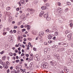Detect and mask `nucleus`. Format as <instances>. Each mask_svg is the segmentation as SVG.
<instances>
[{
    "instance_id": "obj_1",
    "label": "nucleus",
    "mask_w": 73,
    "mask_h": 73,
    "mask_svg": "<svg viewBox=\"0 0 73 73\" xmlns=\"http://www.w3.org/2000/svg\"><path fill=\"white\" fill-rule=\"evenodd\" d=\"M41 67L43 69H47L48 67V64L45 62H43L41 64Z\"/></svg>"
},
{
    "instance_id": "obj_2",
    "label": "nucleus",
    "mask_w": 73,
    "mask_h": 73,
    "mask_svg": "<svg viewBox=\"0 0 73 73\" xmlns=\"http://www.w3.org/2000/svg\"><path fill=\"white\" fill-rule=\"evenodd\" d=\"M39 35L41 37L44 36V33L43 31H40L39 33Z\"/></svg>"
},
{
    "instance_id": "obj_3",
    "label": "nucleus",
    "mask_w": 73,
    "mask_h": 73,
    "mask_svg": "<svg viewBox=\"0 0 73 73\" xmlns=\"http://www.w3.org/2000/svg\"><path fill=\"white\" fill-rule=\"evenodd\" d=\"M13 20V17H10L8 19V21L9 23H11L12 21Z\"/></svg>"
},
{
    "instance_id": "obj_4",
    "label": "nucleus",
    "mask_w": 73,
    "mask_h": 73,
    "mask_svg": "<svg viewBox=\"0 0 73 73\" xmlns=\"http://www.w3.org/2000/svg\"><path fill=\"white\" fill-rule=\"evenodd\" d=\"M8 41L10 42H13V39L12 38L11 36L9 37L8 38Z\"/></svg>"
},
{
    "instance_id": "obj_5",
    "label": "nucleus",
    "mask_w": 73,
    "mask_h": 73,
    "mask_svg": "<svg viewBox=\"0 0 73 73\" xmlns=\"http://www.w3.org/2000/svg\"><path fill=\"white\" fill-rule=\"evenodd\" d=\"M57 13H61V9L60 7H59L57 9Z\"/></svg>"
},
{
    "instance_id": "obj_6",
    "label": "nucleus",
    "mask_w": 73,
    "mask_h": 73,
    "mask_svg": "<svg viewBox=\"0 0 73 73\" xmlns=\"http://www.w3.org/2000/svg\"><path fill=\"white\" fill-rule=\"evenodd\" d=\"M24 0H21V1L19 3V4H20L19 6H21V4H24Z\"/></svg>"
},
{
    "instance_id": "obj_7",
    "label": "nucleus",
    "mask_w": 73,
    "mask_h": 73,
    "mask_svg": "<svg viewBox=\"0 0 73 73\" xmlns=\"http://www.w3.org/2000/svg\"><path fill=\"white\" fill-rule=\"evenodd\" d=\"M72 37V34H70L68 35V40H71V37Z\"/></svg>"
},
{
    "instance_id": "obj_8",
    "label": "nucleus",
    "mask_w": 73,
    "mask_h": 73,
    "mask_svg": "<svg viewBox=\"0 0 73 73\" xmlns=\"http://www.w3.org/2000/svg\"><path fill=\"white\" fill-rule=\"evenodd\" d=\"M44 11H42L41 12H40V13L39 14V16L40 17H42V16H43V15H44Z\"/></svg>"
},
{
    "instance_id": "obj_9",
    "label": "nucleus",
    "mask_w": 73,
    "mask_h": 73,
    "mask_svg": "<svg viewBox=\"0 0 73 73\" xmlns=\"http://www.w3.org/2000/svg\"><path fill=\"white\" fill-rule=\"evenodd\" d=\"M37 31H33L32 32V34L35 36L37 34Z\"/></svg>"
},
{
    "instance_id": "obj_10",
    "label": "nucleus",
    "mask_w": 73,
    "mask_h": 73,
    "mask_svg": "<svg viewBox=\"0 0 73 73\" xmlns=\"http://www.w3.org/2000/svg\"><path fill=\"white\" fill-rule=\"evenodd\" d=\"M46 8H47L45 6H43L41 7V9L43 10H45V9H46Z\"/></svg>"
},
{
    "instance_id": "obj_11",
    "label": "nucleus",
    "mask_w": 73,
    "mask_h": 73,
    "mask_svg": "<svg viewBox=\"0 0 73 73\" xmlns=\"http://www.w3.org/2000/svg\"><path fill=\"white\" fill-rule=\"evenodd\" d=\"M29 68L30 69V70H32V69L33 68V66H32V64H30L29 66Z\"/></svg>"
},
{
    "instance_id": "obj_12",
    "label": "nucleus",
    "mask_w": 73,
    "mask_h": 73,
    "mask_svg": "<svg viewBox=\"0 0 73 73\" xmlns=\"http://www.w3.org/2000/svg\"><path fill=\"white\" fill-rule=\"evenodd\" d=\"M21 38L20 36H19L18 38V41H20V42H21L22 40H21Z\"/></svg>"
},
{
    "instance_id": "obj_13",
    "label": "nucleus",
    "mask_w": 73,
    "mask_h": 73,
    "mask_svg": "<svg viewBox=\"0 0 73 73\" xmlns=\"http://www.w3.org/2000/svg\"><path fill=\"white\" fill-rule=\"evenodd\" d=\"M1 64H2V65L3 66V67H4L5 66V65H6V64L5 62H2L1 63Z\"/></svg>"
},
{
    "instance_id": "obj_14",
    "label": "nucleus",
    "mask_w": 73,
    "mask_h": 73,
    "mask_svg": "<svg viewBox=\"0 0 73 73\" xmlns=\"http://www.w3.org/2000/svg\"><path fill=\"white\" fill-rule=\"evenodd\" d=\"M7 56H4L2 57V60H5Z\"/></svg>"
},
{
    "instance_id": "obj_15",
    "label": "nucleus",
    "mask_w": 73,
    "mask_h": 73,
    "mask_svg": "<svg viewBox=\"0 0 73 73\" xmlns=\"http://www.w3.org/2000/svg\"><path fill=\"white\" fill-rule=\"evenodd\" d=\"M48 17V14H45L44 15V18H47Z\"/></svg>"
},
{
    "instance_id": "obj_16",
    "label": "nucleus",
    "mask_w": 73,
    "mask_h": 73,
    "mask_svg": "<svg viewBox=\"0 0 73 73\" xmlns=\"http://www.w3.org/2000/svg\"><path fill=\"white\" fill-rule=\"evenodd\" d=\"M52 38V36L51 35H48V39H50Z\"/></svg>"
},
{
    "instance_id": "obj_17",
    "label": "nucleus",
    "mask_w": 73,
    "mask_h": 73,
    "mask_svg": "<svg viewBox=\"0 0 73 73\" xmlns=\"http://www.w3.org/2000/svg\"><path fill=\"white\" fill-rule=\"evenodd\" d=\"M24 27L25 28H26V27H27V28H31V26H30V25H25L24 26Z\"/></svg>"
},
{
    "instance_id": "obj_18",
    "label": "nucleus",
    "mask_w": 73,
    "mask_h": 73,
    "mask_svg": "<svg viewBox=\"0 0 73 73\" xmlns=\"http://www.w3.org/2000/svg\"><path fill=\"white\" fill-rule=\"evenodd\" d=\"M44 53H45V54H46V53H48V51L46 50H47V49L46 48H45L44 49Z\"/></svg>"
},
{
    "instance_id": "obj_19",
    "label": "nucleus",
    "mask_w": 73,
    "mask_h": 73,
    "mask_svg": "<svg viewBox=\"0 0 73 73\" xmlns=\"http://www.w3.org/2000/svg\"><path fill=\"white\" fill-rule=\"evenodd\" d=\"M47 58L48 60H50L51 58V57H50V55H48L47 56Z\"/></svg>"
},
{
    "instance_id": "obj_20",
    "label": "nucleus",
    "mask_w": 73,
    "mask_h": 73,
    "mask_svg": "<svg viewBox=\"0 0 73 73\" xmlns=\"http://www.w3.org/2000/svg\"><path fill=\"white\" fill-rule=\"evenodd\" d=\"M46 20L47 21H49V20H50V18L49 17H48L46 18Z\"/></svg>"
},
{
    "instance_id": "obj_21",
    "label": "nucleus",
    "mask_w": 73,
    "mask_h": 73,
    "mask_svg": "<svg viewBox=\"0 0 73 73\" xmlns=\"http://www.w3.org/2000/svg\"><path fill=\"white\" fill-rule=\"evenodd\" d=\"M3 68L5 69H7L8 68V66L7 65V64H6L5 66L3 67Z\"/></svg>"
},
{
    "instance_id": "obj_22",
    "label": "nucleus",
    "mask_w": 73,
    "mask_h": 73,
    "mask_svg": "<svg viewBox=\"0 0 73 73\" xmlns=\"http://www.w3.org/2000/svg\"><path fill=\"white\" fill-rule=\"evenodd\" d=\"M6 9H7V11H8L9 10H10V9H11V7H7Z\"/></svg>"
},
{
    "instance_id": "obj_23",
    "label": "nucleus",
    "mask_w": 73,
    "mask_h": 73,
    "mask_svg": "<svg viewBox=\"0 0 73 73\" xmlns=\"http://www.w3.org/2000/svg\"><path fill=\"white\" fill-rule=\"evenodd\" d=\"M46 6L47 7H49V6H50V5H49V3H47L46 4Z\"/></svg>"
},
{
    "instance_id": "obj_24",
    "label": "nucleus",
    "mask_w": 73,
    "mask_h": 73,
    "mask_svg": "<svg viewBox=\"0 0 73 73\" xmlns=\"http://www.w3.org/2000/svg\"><path fill=\"white\" fill-rule=\"evenodd\" d=\"M27 11L28 12H31V9L28 8L27 9Z\"/></svg>"
},
{
    "instance_id": "obj_25",
    "label": "nucleus",
    "mask_w": 73,
    "mask_h": 73,
    "mask_svg": "<svg viewBox=\"0 0 73 73\" xmlns=\"http://www.w3.org/2000/svg\"><path fill=\"white\" fill-rule=\"evenodd\" d=\"M28 44L29 45H30L31 48H32L33 47V46H32V45H31V43L30 42Z\"/></svg>"
},
{
    "instance_id": "obj_26",
    "label": "nucleus",
    "mask_w": 73,
    "mask_h": 73,
    "mask_svg": "<svg viewBox=\"0 0 73 73\" xmlns=\"http://www.w3.org/2000/svg\"><path fill=\"white\" fill-rule=\"evenodd\" d=\"M4 53V51H2V52H0V54H3Z\"/></svg>"
},
{
    "instance_id": "obj_27",
    "label": "nucleus",
    "mask_w": 73,
    "mask_h": 73,
    "mask_svg": "<svg viewBox=\"0 0 73 73\" xmlns=\"http://www.w3.org/2000/svg\"><path fill=\"white\" fill-rule=\"evenodd\" d=\"M29 59L30 60V61H31V60L32 61L33 59V57H31Z\"/></svg>"
},
{
    "instance_id": "obj_28",
    "label": "nucleus",
    "mask_w": 73,
    "mask_h": 73,
    "mask_svg": "<svg viewBox=\"0 0 73 73\" xmlns=\"http://www.w3.org/2000/svg\"><path fill=\"white\" fill-rule=\"evenodd\" d=\"M65 33L66 34H67V33H69V30L66 31L65 32Z\"/></svg>"
},
{
    "instance_id": "obj_29",
    "label": "nucleus",
    "mask_w": 73,
    "mask_h": 73,
    "mask_svg": "<svg viewBox=\"0 0 73 73\" xmlns=\"http://www.w3.org/2000/svg\"><path fill=\"white\" fill-rule=\"evenodd\" d=\"M57 4L59 6H60V5H61V3H60V2H58L57 3Z\"/></svg>"
},
{
    "instance_id": "obj_30",
    "label": "nucleus",
    "mask_w": 73,
    "mask_h": 73,
    "mask_svg": "<svg viewBox=\"0 0 73 73\" xmlns=\"http://www.w3.org/2000/svg\"><path fill=\"white\" fill-rule=\"evenodd\" d=\"M55 36H57L58 35V33L57 32H55Z\"/></svg>"
},
{
    "instance_id": "obj_31",
    "label": "nucleus",
    "mask_w": 73,
    "mask_h": 73,
    "mask_svg": "<svg viewBox=\"0 0 73 73\" xmlns=\"http://www.w3.org/2000/svg\"><path fill=\"white\" fill-rule=\"evenodd\" d=\"M6 64L7 65H9V64H10V63H9V62L8 61H7L6 62Z\"/></svg>"
},
{
    "instance_id": "obj_32",
    "label": "nucleus",
    "mask_w": 73,
    "mask_h": 73,
    "mask_svg": "<svg viewBox=\"0 0 73 73\" xmlns=\"http://www.w3.org/2000/svg\"><path fill=\"white\" fill-rule=\"evenodd\" d=\"M26 30L25 29H24L22 30V32H25V31Z\"/></svg>"
},
{
    "instance_id": "obj_33",
    "label": "nucleus",
    "mask_w": 73,
    "mask_h": 73,
    "mask_svg": "<svg viewBox=\"0 0 73 73\" xmlns=\"http://www.w3.org/2000/svg\"><path fill=\"white\" fill-rule=\"evenodd\" d=\"M67 4L68 5H71V3H70V2H67Z\"/></svg>"
},
{
    "instance_id": "obj_34",
    "label": "nucleus",
    "mask_w": 73,
    "mask_h": 73,
    "mask_svg": "<svg viewBox=\"0 0 73 73\" xmlns=\"http://www.w3.org/2000/svg\"><path fill=\"white\" fill-rule=\"evenodd\" d=\"M46 49H47V52H48H48H49V51H50V48H48Z\"/></svg>"
},
{
    "instance_id": "obj_35",
    "label": "nucleus",
    "mask_w": 73,
    "mask_h": 73,
    "mask_svg": "<svg viewBox=\"0 0 73 73\" xmlns=\"http://www.w3.org/2000/svg\"><path fill=\"white\" fill-rule=\"evenodd\" d=\"M28 40H29V41H31L32 40V39L30 38H27Z\"/></svg>"
},
{
    "instance_id": "obj_36",
    "label": "nucleus",
    "mask_w": 73,
    "mask_h": 73,
    "mask_svg": "<svg viewBox=\"0 0 73 73\" xmlns=\"http://www.w3.org/2000/svg\"><path fill=\"white\" fill-rule=\"evenodd\" d=\"M54 64V63L52 61L50 62V64L52 65H53Z\"/></svg>"
},
{
    "instance_id": "obj_37",
    "label": "nucleus",
    "mask_w": 73,
    "mask_h": 73,
    "mask_svg": "<svg viewBox=\"0 0 73 73\" xmlns=\"http://www.w3.org/2000/svg\"><path fill=\"white\" fill-rule=\"evenodd\" d=\"M9 33H11V34H12V33H13V31L12 30H11L9 32Z\"/></svg>"
},
{
    "instance_id": "obj_38",
    "label": "nucleus",
    "mask_w": 73,
    "mask_h": 73,
    "mask_svg": "<svg viewBox=\"0 0 73 73\" xmlns=\"http://www.w3.org/2000/svg\"><path fill=\"white\" fill-rule=\"evenodd\" d=\"M70 27H72V26L73 25V24H72V23H70Z\"/></svg>"
},
{
    "instance_id": "obj_39",
    "label": "nucleus",
    "mask_w": 73,
    "mask_h": 73,
    "mask_svg": "<svg viewBox=\"0 0 73 73\" xmlns=\"http://www.w3.org/2000/svg\"><path fill=\"white\" fill-rule=\"evenodd\" d=\"M31 11H32V12H35V11L34 9H31Z\"/></svg>"
},
{
    "instance_id": "obj_40",
    "label": "nucleus",
    "mask_w": 73,
    "mask_h": 73,
    "mask_svg": "<svg viewBox=\"0 0 73 73\" xmlns=\"http://www.w3.org/2000/svg\"><path fill=\"white\" fill-rule=\"evenodd\" d=\"M9 54L10 56H12L13 55V54H12V53H9Z\"/></svg>"
},
{
    "instance_id": "obj_41",
    "label": "nucleus",
    "mask_w": 73,
    "mask_h": 73,
    "mask_svg": "<svg viewBox=\"0 0 73 73\" xmlns=\"http://www.w3.org/2000/svg\"><path fill=\"white\" fill-rule=\"evenodd\" d=\"M25 55V54L24 53H22L21 54V56H24Z\"/></svg>"
},
{
    "instance_id": "obj_42",
    "label": "nucleus",
    "mask_w": 73,
    "mask_h": 73,
    "mask_svg": "<svg viewBox=\"0 0 73 73\" xmlns=\"http://www.w3.org/2000/svg\"><path fill=\"white\" fill-rule=\"evenodd\" d=\"M68 8L65 9V12H67V11H68Z\"/></svg>"
},
{
    "instance_id": "obj_43",
    "label": "nucleus",
    "mask_w": 73,
    "mask_h": 73,
    "mask_svg": "<svg viewBox=\"0 0 73 73\" xmlns=\"http://www.w3.org/2000/svg\"><path fill=\"white\" fill-rule=\"evenodd\" d=\"M33 50H35V51H36V48L35 47H34L33 48Z\"/></svg>"
},
{
    "instance_id": "obj_44",
    "label": "nucleus",
    "mask_w": 73,
    "mask_h": 73,
    "mask_svg": "<svg viewBox=\"0 0 73 73\" xmlns=\"http://www.w3.org/2000/svg\"><path fill=\"white\" fill-rule=\"evenodd\" d=\"M10 68L11 70H12V69H13V66H12L10 67Z\"/></svg>"
},
{
    "instance_id": "obj_45",
    "label": "nucleus",
    "mask_w": 73,
    "mask_h": 73,
    "mask_svg": "<svg viewBox=\"0 0 73 73\" xmlns=\"http://www.w3.org/2000/svg\"><path fill=\"white\" fill-rule=\"evenodd\" d=\"M12 73H16V71H12L11 72Z\"/></svg>"
},
{
    "instance_id": "obj_46",
    "label": "nucleus",
    "mask_w": 73,
    "mask_h": 73,
    "mask_svg": "<svg viewBox=\"0 0 73 73\" xmlns=\"http://www.w3.org/2000/svg\"><path fill=\"white\" fill-rule=\"evenodd\" d=\"M48 43H51V42H52V40H49L48 42Z\"/></svg>"
},
{
    "instance_id": "obj_47",
    "label": "nucleus",
    "mask_w": 73,
    "mask_h": 73,
    "mask_svg": "<svg viewBox=\"0 0 73 73\" xmlns=\"http://www.w3.org/2000/svg\"><path fill=\"white\" fill-rule=\"evenodd\" d=\"M3 35H7V33L5 32H4L3 33Z\"/></svg>"
},
{
    "instance_id": "obj_48",
    "label": "nucleus",
    "mask_w": 73,
    "mask_h": 73,
    "mask_svg": "<svg viewBox=\"0 0 73 73\" xmlns=\"http://www.w3.org/2000/svg\"><path fill=\"white\" fill-rule=\"evenodd\" d=\"M15 53H18V50H17V49L15 50Z\"/></svg>"
},
{
    "instance_id": "obj_49",
    "label": "nucleus",
    "mask_w": 73,
    "mask_h": 73,
    "mask_svg": "<svg viewBox=\"0 0 73 73\" xmlns=\"http://www.w3.org/2000/svg\"><path fill=\"white\" fill-rule=\"evenodd\" d=\"M7 73H9V69H8L7 70Z\"/></svg>"
},
{
    "instance_id": "obj_50",
    "label": "nucleus",
    "mask_w": 73,
    "mask_h": 73,
    "mask_svg": "<svg viewBox=\"0 0 73 73\" xmlns=\"http://www.w3.org/2000/svg\"><path fill=\"white\" fill-rule=\"evenodd\" d=\"M64 46H65V47H66V46H67V44H64Z\"/></svg>"
},
{
    "instance_id": "obj_51",
    "label": "nucleus",
    "mask_w": 73,
    "mask_h": 73,
    "mask_svg": "<svg viewBox=\"0 0 73 73\" xmlns=\"http://www.w3.org/2000/svg\"><path fill=\"white\" fill-rule=\"evenodd\" d=\"M25 67H27V64L26 63H25Z\"/></svg>"
},
{
    "instance_id": "obj_52",
    "label": "nucleus",
    "mask_w": 73,
    "mask_h": 73,
    "mask_svg": "<svg viewBox=\"0 0 73 73\" xmlns=\"http://www.w3.org/2000/svg\"><path fill=\"white\" fill-rule=\"evenodd\" d=\"M29 46L28 45L27 46V50H29Z\"/></svg>"
},
{
    "instance_id": "obj_53",
    "label": "nucleus",
    "mask_w": 73,
    "mask_h": 73,
    "mask_svg": "<svg viewBox=\"0 0 73 73\" xmlns=\"http://www.w3.org/2000/svg\"><path fill=\"white\" fill-rule=\"evenodd\" d=\"M19 60H16V62H17H17H19Z\"/></svg>"
},
{
    "instance_id": "obj_54",
    "label": "nucleus",
    "mask_w": 73,
    "mask_h": 73,
    "mask_svg": "<svg viewBox=\"0 0 73 73\" xmlns=\"http://www.w3.org/2000/svg\"><path fill=\"white\" fill-rule=\"evenodd\" d=\"M16 10L17 11H19V8H17L16 9Z\"/></svg>"
},
{
    "instance_id": "obj_55",
    "label": "nucleus",
    "mask_w": 73,
    "mask_h": 73,
    "mask_svg": "<svg viewBox=\"0 0 73 73\" xmlns=\"http://www.w3.org/2000/svg\"><path fill=\"white\" fill-rule=\"evenodd\" d=\"M26 57H29V54H26Z\"/></svg>"
},
{
    "instance_id": "obj_56",
    "label": "nucleus",
    "mask_w": 73,
    "mask_h": 73,
    "mask_svg": "<svg viewBox=\"0 0 73 73\" xmlns=\"http://www.w3.org/2000/svg\"><path fill=\"white\" fill-rule=\"evenodd\" d=\"M44 45H47V42H44Z\"/></svg>"
},
{
    "instance_id": "obj_57",
    "label": "nucleus",
    "mask_w": 73,
    "mask_h": 73,
    "mask_svg": "<svg viewBox=\"0 0 73 73\" xmlns=\"http://www.w3.org/2000/svg\"><path fill=\"white\" fill-rule=\"evenodd\" d=\"M21 62H23L24 60L22 59H21Z\"/></svg>"
},
{
    "instance_id": "obj_58",
    "label": "nucleus",
    "mask_w": 73,
    "mask_h": 73,
    "mask_svg": "<svg viewBox=\"0 0 73 73\" xmlns=\"http://www.w3.org/2000/svg\"><path fill=\"white\" fill-rule=\"evenodd\" d=\"M16 53H13V55L14 56H16Z\"/></svg>"
},
{
    "instance_id": "obj_59",
    "label": "nucleus",
    "mask_w": 73,
    "mask_h": 73,
    "mask_svg": "<svg viewBox=\"0 0 73 73\" xmlns=\"http://www.w3.org/2000/svg\"><path fill=\"white\" fill-rule=\"evenodd\" d=\"M25 70H23L22 69H21V72H24V71H25Z\"/></svg>"
},
{
    "instance_id": "obj_60",
    "label": "nucleus",
    "mask_w": 73,
    "mask_h": 73,
    "mask_svg": "<svg viewBox=\"0 0 73 73\" xmlns=\"http://www.w3.org/2000/svg\"><path fill=\"white\" fill-rule=\"evenodd\" d=\"M3 66H1L0 65V69H3Z\"/></svg>"
},
{
    "instance_id": "obj_61",
    "label": "nucleus",
    "mask_w": 73,
    "mask_h": 73,
    "mask_svg": "<svg viewBox=\"0 0 73 73\" xmlns=\"http://www.w3.org/2000/svg\"><path fill=\"white\" fill-rule=\"evenodd\" d=\"M21 28H24V25H21Z\"/></svg>"
},
{
    "instance_id": "obj_62",
    "label": "nucleus",
    "mask_w": 73,
    "mask_h": 73,
    "mask_svg": "<svg viewBox=\"0 0 73 73\" xmlns=\"http://www.w3.org/2000/svg\"><path fill=\"white\" fill-rule=\"evenodd\" d=\"M16 47H19V45L18 44H16L15 45Z\"/></svg>"
},
{
    "instance_id": "obj_63",
    "label": "nucleus",
    "mask_w": 73,
    "mask_h": 73,
    "mask_svg": "<svg viewBox=\"0 0 73 73\" xmlns=\"http://www.w3.org/2000/svg\"><path fill=\"white\" fill-rule=\"evenodd\" d=\"M71 46L73 48V44L72 43L71 44Z\"/></svg>"
},
{
    "instance_id": "obj_64",
    "label": "nucleus",
    "mask_w": 73,
    "mask_h": 73,
    "mask_svg": "<svg viewBox=\"0 0 73 73\" xmlns=\"http://www.w3.org/2000/svg\"><path fill=\"white\" fill-rule=\"evenodd\" d=\"M22 73H27V72H25V70L24 71V72H23Z\"/></svg>"
}]
</instances>
